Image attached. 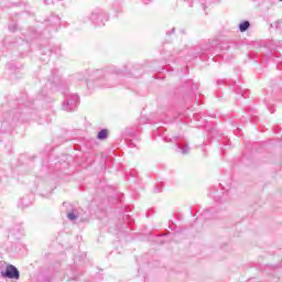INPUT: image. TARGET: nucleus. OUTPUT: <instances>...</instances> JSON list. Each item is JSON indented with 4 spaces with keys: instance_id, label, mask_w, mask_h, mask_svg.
I'll use <instances>...</instances> for the list:
<instances>
[{
    "instance_id": "7c9ffc66",
    "label": "nucleus",
    "mask_w": 282,
    "mask_h": 282,
    "mask_svg": "<svg viewBox=\"0 0 282 282\" xmlns=\"http://www.w3.org/2000/svg\"><path fill=\"white\" fill-rule=\"evenodd\" d=\"M0 50H1V43H0Z\"/></svg>"
},
{
    "instance_id": "bb28decb",
    "label": "nucleus",
    "mask_w": 282,
    "mask_h": 282,
    "mask_svg": "<svg viewBox=\"0 0 282 282\" xmlns=\"http://www.w3.org/2000/svg\"><path fill=\"white\" fill-rule=\"evenodd\" d=\"M224 84V80H217V85Z\"/></svg>"
},
{
    "instance_id": "1a4fd4ad",
    "label": "nucleus",
    "mask_w": 282,
    "mask_h": 282,
    "mask_svg": "<svg viewBox=\"0 0 282 282\" xmlns=\"http://www.w3.org/2000/svg\"><path fill=\"white\" fill-rule=\"evenodd\" d=\"M210 195L215 202H228V192H223L217 187H212Z\"/></svg>"
},
{
    "instance_id": "0eeeda50",
    "label": "nucleus",
    "mask_w": 282,
    "mask_h": 282,
    "mask_svg": "<svg viewBox=\"0 0 282 282\" xmlns=\"http://www.w3.org/2000/svg\"><path fill=\"white\" fill-rule=\"evenodd\" d=\"M0 275L2 276V279H13L15 281H19V279H21V272H19V269L14 267V264H8L4 271L0 272Z\"/></svg>"
},
{
    "instance_id": "c756f323",
    "label": "nucleus",
    "mask_w": 282,
    "mask_h": 282,
    "mask_svg": "<svg viewBox=\"0 0 282 282\" xmlns=\"http://www.w3.org/2000/svg\"><path fill=\"white\" fill-rule=\"evenodd\" d=\"M66 204H67V203L64 202V203H63V206H66Z\"/></svg>"
},
{
    "instance_id": "4be33fe9",
    "label": "nucleus",
    "mask_w": 282,
    "mask_h": 282,
    "mask_svg": "<svg viewBox=\"0 0 282 282\" xmlns=\"http://www.w3.org/2000/svg\"><path fill=\"white\" fill-rule=\"evenodd\" d=\"M175 34V28H172L170 31H166V36H173Z\"/></svg>"
},
{
    "instance_id": "f03ea898",
    "label": "nucleus",
    "mask_w": 282,
    "mask_h": 282,
    "mask_svg": "<svg viewBox=\"0 0 282 282\" xmlns=\"http://www.w3.org/2000/svg\"><path fill=\"white\" fill-rule=\"evenodd\" d=\"M82 23H89V21L96 28H105V23L109 21V13L102 9H94L89 15H85L80 19Z\"/></svg>"
},
{
    "instance_id": "4468645a",
    "label": "nucleus",
    "mask_w": 282,
    "mask_h": 282,
    "mask_svg": "<svg viewBox=\"0 0 282 282\" xmlns=\"http://www.w3.org/2000/svg\"><path fill=\"white\" fill-rule=\"evenodd\" d=\"M7 69L9 72V74H12V78H15L17 77V74H19L20 72V68L17 67L14 64L12 63H9L7 64Z\"/></svg>"
},
{
    "instance_id": "5701e85b",
    "label": "nucleus",
    "mask_w": 282,
    "mask_h": 282,
    "mask_svg": "<svg viewBox=\"0 0 282 282\" xmlns=\"http://www.w3.org/2000/svg\"><path fill=\"white\" fill-rule=\"evenodd\" d=\"M12 120H13V122H17V120H21V113L14 115Z\"/></svg>"
},
{
    "instance_id": "6ab92c4d",
    "label": "nucleus",
    "mask_w": 282,
    "mask_h": 282,
    "mask_svg": "<svg viewBox=\"0 0 282 282\" xmlns=\"http://www.w3.org/2000/svg\"><path fill=\"white\" fill-rule=\"evenodd\" d=\"M17 28H18V24L12 22L11 24H9V30L10 32H17Z\"/></svg>"
},
{
    "instance_id": "a878e982",
    "label": "nucleus",
    "mask_w": 282,
    "mask_h": 282,
    "mask_svg": "<svg viewBox=\"0 0 282 282\" xmlns=\"http://www.w3.org/2000/svg\"><path fill=\"white\" fill-rule=\"evenodd\" d=\"M200 6L203 7L204 10H206V6L204 4V2H200Z\"/></svg>"
},
{
    "instance_id": "7ed1b4c3",
    "label": "nucleus",
    "mask_w": 282,
    "mask_h": 282,
    "mask_svg": "<svg viewBox=\"0 0 282 282\" xmlns=\"http://www.w3.org/2000/svg\"><path fill=\"white\" fill-rule=\"evenodd\" d=\"M64 101L62 102L63 111H67L68 113L72 111H76L78 109V105H80V97L78 94H70L69 91H63Z\"/></svg>"
},
{
    "instance_id": "2eb2a0df",
    "label": "nucleus",
    "mask_w": 282,
    "mask_h": 282,
    "mask_svg": "<svg viewBox=\"0 0 282 282\" xmlns=\"http://www.w3.org/2000/svg\"><path fill=\"white\" fill-rule=\"evenodd\" d=\"M238 30L240 32H248V30H250V21L245 20V21L240 22L238 25Z\"/></svg>"
},
{
    "instance_id": "c85d7f7f",
    "label": "nucleus",
    "mask_w": 282,
    "mask_h": 282,
    "mask_svg": "<svg viewBox=\"0 0 282 282\" xmlns=\"http://www.w3.org/2000/svg\"><path fill=\"white\" fill-rule=\"evenodd\" d=\"M77 80H83V78H80V77H77Z\"/></svg>"
},
{
    "instance_id": "393cba45",
    "label": "nucleus",
    "mask_w": 282,
    "mask_h": 282,
    "mask_svg": "<svg viewBox=\"0 0 282 282\" xmlns=\"http://www.w3.org/2000/svg\"><path fill=\"white\" fill-rule=\"evenodd\" d=\"M144 6H149V3H153V0H141Z\"/></svg>"
},
{
    "instance_id": "9b49d317",
    "label": "nucleus",
    "mask_w": 282,
    "mask_h": 282,
    "mask_svg": "<svg viewBox=\"0 0 282 282\" xmlns=\"http://www.w3.org/2000/svg\"><path fill=\"white\" fill-rule=\"evenodd\" d=\"M112 10L116 12V14H122V12H124V1L115 0L112 2Z\"/></svg>"
},
{
    "instance_id": "20e7f679",
    "label": "nucleus",
    "mask_w": 282,
    "mask_h": 282,
    "mask_svg": "<svg viewBox=\"0 0 282 282\" xmlns=\"http://www.w3.org/2000/svg\"><path fill=\"white\" fill-rule=\"evenodd\" d=\"M58 87H61V76L58 75V69H52L51 70V77H48L47 83L45 84V87L42 89V98H45L47 96V90H58Z\"/></svg>"
},
{
    "instance_id": "412c9836",
    "label": "nucleus",
    "mask_w": 282,
    "mask_h": 282,
    "mask_svg": "<svg viewBox=\"0 0 282 282\" xmlns=\"http://www.w3.org/2000/svg\"><path fill=\"white\" fill-rule=\"evenodd\" d=\"M193 119L196 120L197 122L202 121V115L200 113H194Z\"/></svg>"
},
{
    "instance_id": "9d476101",
    "label": "nucleus",
    "mask_w": 282,
    "mask_h": 282,
    "mask_svg": "<svg viewBox=\"0 0 282 282\" xmlns=\"http://www.w3.org/2000/svg\"><path fill=\"white\" fill-rule=\"evenodd\" d=\"M42 56H46L42 58V61H50V57L55 54L56 56H61V46H53L52 48L43 47L41 48Z\"/></svg>"
},
{
    "instance_id": "ddd939ff",
    "label": "nucleus",
    "mask_w": 282,
    "mask_h": 282,
    "mask_svg": "<svg viewBox=\"0 0 282 282\" xmlns=\"http://www.w3.org/2000/svg\"><path fill=\"white\" fill-rule=\"evenodd\" d=\"M213 217H215L214 209L209 208V209H205L200 214L199 219H204L206 221L207 219H213Z\"/></svg>"
},
{
    "instance_id": "dca6fc26",
    "label": "nucleus",
    "mask_w": 282,
    "mask_h": 282,
    "mask_svg": "<svg viewBox=\"0 0 282 282\" xmlns=\"http://www.w3.org/2000/svg\"><path fill=\"white\" fill-rule=\"evenodd\" d=\"M109 138V130L101 129L97 134V140H107Z\"/></svg>"
},
{
    "instance_id": "423d86ee",
    "label": "nucleus",
    "mask_w": 282,
    "mask_h": 282,
    "mask_svg": "<svg viewBox=\"0 0 282 282\" xmlns=\"http://www.w3.org/2000/svg\"><path fill=\"white\" fill-rule=\"evenodd\" d=\"M163 140L164 142H172L173 144H175L176 153H181L182 155H188V153H191V147H188V143L177 142V137L165 135Z\"/></svg>"
},
{
    "instance_id": "6e6552de",
    "label": "nucleus",
    "mask_w": 282,
    "mask_h": 282,
    "mask_svg": "<svg viewBox=\"0 0 282 282\" xmlns=\"http://www.w3.org/2000/svg\"><path fill=\"white\" fill-rule=\"evenodd\" d=\"M215 47H217V41H212V42L208 41V43L203 44L200 46V50L194 54V58H197L198 56H202V55H208V54L213 56V54H215L213 52Z\"/></svg>"
},
{
    "instance_id": "2f4dec72",
    "label": "nucleus",
    "mask_w": 282,
    "mask_h": 282,
    "mask_svg": "<svg viewBox=\"0 0 282 282\" xmlns=\"http://www.w3.org/2000/svg\"><path fill=\"white\" fill-rule=\"evenodd\" d=\"M280 1H282V0H280Z\"/></svg>"
},
{
    "instance_id": "f8f14e48",
    "label": "nucleus",
    "mask_w": 282,
    "mask_h": 282,
    "mask_svg": "<svg viewBox=\"0 0 282 282\" xmlns=\"http://www.w3.org/2000/svg\"><path fill=\"white\" fill-rule=\"evenodd\" d=\"M138 142H140V137L133 134L131 138H126V144L129 149H138Z\"/></svg>"
},
{
    "instance_id": "aec40b11",
    "label": "nucleus",
    "mask_w": 282,
    "mask_h": 282,
    "mask_svg": "<svg viewBox=\"0 0 282 282\" xmlns=\"http://www.w3.org/2000/svg\"><path fill=\"white\" fill-rule=\"evenodd\" d=\"M164 185H162V183H160L159 185H156V187L154 188V193H162V188Z\"/></svg>"
},
{
    "instance_id": "39448f33",
    "label": "nucleus",
    "mask_w": 282,
    "mask_h": 282,
    "mask_svg": "<svg viewBox=\"0 0 282 282\" xmlns=\"http://www.w3.org/2000/svg\"><path fill=\"white\" fill-rule=\"evenodd\" d=\"M46 25V30L43 31V34L57 32L58 28H61V18L54 13H52L50 17H47L44 21Z\"/></svg>"
},
{
    "instance_id": "f257e3e1",
    "label": "nucleus",
    "mask_w": 282,
    "mask_h": 282,
    "mask_svg": "<svg viewBox=\"0 0 282 282\" xmlns=\"http://www.w3.org/2000/svg\"><path fill=\"white\" fill-rule=\"evenodd\" d=\"M126 76L127 78H138V75L130 69L129 66L122 68L110 67L106 70L97 69L90 74L89 79L86 80L88 87H117L120 85V78Z\"/></svg>"
},
{
    "instance_id": "a211bd4d",
    "label": "nucleus",
    "mask_w": 282,
    "mask_h": 282,
    "mask_svg": "<svg viewBox=\"0 0 282 282\" xmlns=\"http://www.w3.org/2000/svg\"><path fill=\"white\" fill-rule=\"evenodd\" d=\"M67 219L70 221H76V219H78V215L74 214V212H70L67 214Z\"/></svg>"
},
{
    "instance_id": "b1692460",
    "label": "nucleus",
    "mask_w": 282,
    "mask_h": 282,
    "mask_svg": "<svg viewBox=\"0 0 282 282\" xmlns=\"http://www.w3.org/2000/svg\"><path fill=\"white\" fill-rule=\"evenodd\" d=\"M271 26L279 30V28L281 26V22H274L273 24H271Z\"/></svg>"
},
{
    "instance_id": "cd10ccee",
    "label": "nucleus",
    "mask_w": 282,
    "mask_h": 282,
    "mask_svg": "<svg viewBox=\"0 0 282 282\" xmlns=\"http://www.w3.org/2000/svg\"><path fill=\"white\" fill-rule=\"evenodd\" d=\"M182 34H185V31L184 30H181Z\"/></svg>"
},
{
    "instance_id": "f3484780",
    "label": "nucleus",
    "mask_w": 282,
    "mask_h": 282,
    "mask_svg": "<svg viewBox=\"0 0 282 282\" xmlns=\"http://www.w3.org/2000/svg\"><path fill=\"white\" fill-rule=\"evenodd\" d=\"M187 87H191L192 91H197L199 89V84H193V80L186 82Z\"/></svg>"
}]
</instances>
